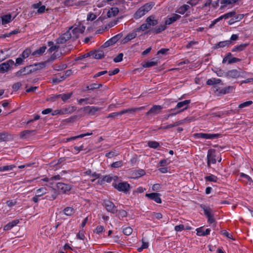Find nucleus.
<instances>
[{"mask_svg":"<svg viewBox=\"0 0 253 253\" xmlns=\"http://www.w3.org/2000/svg\"><path fill=\"white\" fill-rule=\"evenodd\" d=\"M85 29V27L80 24L76 27H72L70 30L72 35V39L75 40L78 39L80 34L83 33Z\"/></svg>","mask_w":253,"mask_h":253,"instance_id":"f257e3e1","label":"nucleus"},{"mask_svg":"<svg viewBox=\"0 0 253 253\" xmlns=\"http://www.w3.org/2000/svg\"><path fill=\"white\" fill-rule=\"evenodd\" d=\"M101 109V108L98 107L87 106L82 108L81 110H82L85 114L90 116H94L98 112L100 111Z\"/></svg>","mask_w":253,"mask_h":253,"instance_id":"f03ea898","label":"nucleus"},{"mask_svg":"<svg viewBox=\"0 0 253 253\" xmlns=\"http://www.w3.org/2000/svg\"><path fill=\"white\" fill-rule=\"evenodd\" d=\"M190 103V100H185L184 101L179 102L177 103L174 108L169 110V111L178 110L180 111L181 113L188 108Z\"/></svg>","mask_w":253,"mask_h":253,"instance_id":"7ed1b4c3","label":"nucleus"},{"mask_svg":"<svg viewBox=\"0 0 253 253\" xmlns=\"http://www.w3.org/2000/svg\"><path fill=\"white\" fill-rule=\"evenodd\" d=\"M113 186L115 188L117 189L119 191L123 192L126 194L130 190V186L126 182H122L118 184H114Z\"/></svg>","mask_w":253,"mask_h":253,"instance_id":"20e7f679","label":"nucleus"},{"mask_svg":"<svg viewBox=\"0 0 253 253\" xmlns=\"http://www.w3.org/2000/svg\"><path fill=\"white\" fill-rule=\"evenodd\" d=\"M32 66L28 65L21 69L15 73V76L17 77H21L34 72V69H32Z\"/></svg>","mask_w":253,"mask_h":253,"instance_id":"39448f33","label":"nucleus"},{"mask_svg":"<svg viewBox=\"0 0 253 253\" xmlns=\"http://www.w3.org/2000/svg\"><path fill=\"white\" fill-rule=\"evenodd\" d=\"M103 205L105 207V209L107 210V211L108 212L115 214L118 211L117 207L114 205V204L112 202L108 200H104Z\"/></svg>","mask_w":253,"mask_h":253,"instance_id":"423d86ee","label":"nucleus"},{"mask_svg":"<svg viewBox=\"0 0 253 253\" xmlns=\"http://www.w3.org/2000/svg\"><path fill=\"white\" fill-rule=\"evenodd\" d=\"M215 158V150L213 149H209L207 154V165L209 168L210 167L211 164H214L216 163Z\"/></svg>","mask_w":253,"mask_h":253,"instance_id":"0eeeda50","label":"nucleus"},{"mask_svg":"<svg viewBox=\"0 0 253 253\" xmlns=\"http://www.w3.org/2000/svg\"><path fill=\"white\" fill-rule=\"evenodd\" d=\"M195 135L198 138H202L206 139H213L218 138L220 134L199 133L195 134Z\"/></svg>","mask_w":253,"mask_h":253,"instance_id":"6e6552de","label":"nucleus"},{"mask_svg":"<svg viewBox=\"0 0 253 253\" xmlns=\"http://www.w3.org/2000/svg\"><path fill=\"white\" fill-rule=\"evenodd\" d=\"M14 64V61L9 59L6 62L1 63L0 64V72L1 73H4L7 72L11 65Z\"/></svg>","mask_w":253,"mask_h":253,"instance_id":"1a4fd4ad","label":"nucleus"},{"mask_svg":"<svg viewBox=\"0 0 253 253\" xmlns=\"http://www.w3.org/2000/svg\"><path fill=\"white\" fill-rule=\"evenodd\" d=\"M57 188L63 193H66L71 189V185L62 182H58L56 184Z\"/></svg>","mask_w":253,"mask_h":253,"instance_id":"9d476101","label":"nucleus"},{"mask_svg":"<svg viewBox=\"0 0 253 253\" xmlns=\"http://www.w3.org/2000/svg\"><path fill=\"white\" fill-rule=\"evenodd\" d=\"M163 109V107L161 105H154L151 109L146 113V116L156 115L160 113Z\"/></svg>","mask_w":253,"mask_h":253,"instance_id":"9b49d317","label":"nucleus"},{"mask_svg":"<svg viewBox=\"0 0 253 253\" xmlns=\"http://www.w3.org/2000/svg\"><path fill=\"white\" fill-rule=\"evenodd\" d=\"M160 194L158 193H152L146 194L145 196L151 200H154L157 203L160 204L162 203L161 199L160 197Z\"/></svg>","mask_w":253,"mask_h":253,"instance_id":"f8f14e48","label":"nucleus"},{"mask_svg":"<svg viewBox=\"0 0 253 253\" xmlns=\"http://www.w3.org/2000/svg\"><path fill=\"white\" fill-rule=\"evenodd\" d=\"M46 193V189L45 188L42 187L38 189L36 191V195L32 199L33 201L35 203L38 202L39 201V197L45 194Z\"/></svg>","mask_w":253,"mask_h":253,"instance_id":"ddd939ff","label":"nucleus"},{"mask_svg":"<svg viewBox=\"0 0 253 253\" xmlns=\"http://www.w3.org/2000/svg\"><path fill=\"white\" fill-rule=\"evenodd\" d=\"M166 25H161L158 26L156 27L155 28H153L150 30L147 31L145 34H148L150 32H152L155 34H158L161 32L164 31L166 29Z\"/></svg>","mask_w":253,"mask_h":253,"instance_id":"4468645a","label":"nucleus"},{"mask_svg":"<svg viewBox=\"0 0 253 253\" xmlns=\"http://www.w3.org/2000/svg\"><path fill=\"white\" fill-rule=\"evenodd\" d=\"M136 32H137L136 31V29H135L131 33L128 34L126 35V36L123 39L122 43H126L128 41L131 40L132 39H134L137 36Z\"/></svg>","mask_w":253,"mask_h":253,"instance_id":"2eb2a0df","label":"nucleus"},{"mask_svg":"<svg viewBox=\"0 0 253 253\" xmlns=\"http://www.w3.org/2000/svg\"><path fill=\"white\" fill-rule=\"evenodd\" d=\"M200 207L203 210L204 213L208 218L213 216L212 210L210 207H206L204 205H201Z\"/></svg>","mask_w":253,"mask_h":253,"instance_id":"dca6fc26","label":"nucleus"},{"mask_svg":"<svg viewBox=\"0 0 253 253\" xmlns=\"http://www.w3.org/2000/svg\"><path fill=\"white\" fill-rule=\"evenodd\" d=\"M231 43V41H222L216 43L214 45L213 49H217L219 48H223L225 46H228Z\"/></svg>","mask_w":253,"mask_h":253,"instance_id":"f3484780","label":"nucleus"},{"mask_svg":"<svg viewBox=\"0 0 253 253\" xmlns=\"http://www.w3.org/2000/svg\"><path fill=\"white\" fill-rule=\"evenodd\" d=\"M225 76L228 78H237L240 76V73L236 70H232L226 72Z\"/></svg>","mask_w":253,"mask_h":253,"instance_id":"a211bd4d","label":"nucleus"},{"mask_svg":"<svg viewBox=\"0 0 253 253\" xmlns=\"http://www.w3.org/2000/svg\"><path fill=\"white\" fill-rule=\"evenodd\" d=\"M93 58L96 59H101L104 56V52L101 49L95 50L91 52Z\"/></svg>","mask_w":253,"mask_h":253,"instance_id":"6ab92c4d","label":"nucleus"},{"mask_svg":"<svg viewBox=\"0 0 253 253\" xmlns=\"http://www.w3.org/2000/svg\"><path fill=\"white\" fill-rule=\"evenodd\" d=\"M180 17H181L180 15L177 14H174L173 16L168 18L165 21V25H170V24H172V23H173L174 22L176 21L177 20L180 19Z\"/></svg>","mask_w":253,"mask_h":253,"instance_id":"aec40b11","label":"nucleus"},{"mask_svg":"<svg viewBox=\"0 0 253 253\" xmlns=\"http://www.w3.org/2000/svg\"><path fill=\"white\" fill-rule=\"evenodd\" d=\"M58 194L59 193L55 189H52L51 194L46 195L45 198L47 200L52 201L56 198Z\"/></svg>","mask_w":253,"mask_h":253,"instance_id":"412c9836","label":"nucleus"},{"mask_svg":"<svg viewBox=\"0 0 253 253\" xmlns=\"http://www.w3.org/2000/svg\"><path fill=\"white\" fill-rule=\"evenodd\" d=\"M19 222V219L14 220L5 225L3 227V230L5 231L10 230L12 227L16 225Z\"/></svg>","mask_w":253,"mask_h":253,"instance_id":"4be33fe9","label":"nucleus"},{"mask_svg":"<svg viewBox=\"0 0 253 253\" xmlns=\"http://www.w3.org/2000/svg\"><path fill=\"white\" fill-rule=\"evenodd\" d=\"M144 108V107H140L139 108H128L126 109H124L121 112V114L122 115L123 114H126V113H134L135 112H136L137 110H140Z\"/></svg>","mask_w":253,"mask_h":253,"instance_id":"5701e85b","label":"nucleus"},{"mask_svg":"<svg viewBox=\"0 0 253 253\" xmlns=\"http://www.w3.org/2000/svg\"><path fill=\"white\" fill-rule=\"evenodd\" d=\"M119 10L118 7H112L110 10H109L107 13V15L108 17H111L112 16H115L119 13Z\"/></svg>","mask_w":253,"mask_h":253,"instance_id":"b1692460","label":"nucleus"},{"mask_svg":"<svg viewBox=\"0 0 253 253\" xmlns=\"http://www.w3.org/2000/svg\"><path fill=\"white\" fill-rule=\"evenodd\" d=\"M146 22H148L151 27L156 25L158 23V21L154 19V16L151 15L146 18Z\"/></svg>","mask_w":253,"mask_h":253,"instance_id":"393cba45","label":"nucleus"},{"mask_svg":"<svg viewBox=\"0 0 253 253\" xmlns=\"http://www.w3.org/2000/svg\"><path fill=\"white\" fill-rule=\"evenodd\" d=\"M190 8L189 5L187 4H184L180 7H178L176 10V12L180 14H184Z\"/></svg>","mask_w":253,"mask_h":253,"instance_id":"a878e982","label":"nucleus"},{"mask_svg":"<svg viewBox=\"0 0 253 253\" xmlns=\"http://www.w3.org/2000/svg\"><path fill=\"white\" fill-rule=\"evenodd\" d=\"M34 132H35V130H24L20 133V137L21 138H26Z\"/></svg>","mask_w":253,"mask_h":253,"instance_id":"bb28decb","label":"nucleus"},{"mask_svg":"<svg viewBox=\"0 0 253 253\" xmlns=\"http://www.w3.org/2000/svg\"><path fill=\"white\" fill-rule=\"evenodd\" d=\"M46 49V47L45 46H43L41 47L39 49L35 50L34 52H33L32 55L33 56H40L42 55L45 51Z\"/></svg>","mask_w":253,"mask_h":253,"instance_id":"cd10ccee","label":"nucleus"},{"mask_svg":"<svg viewBox=\"0 0 253 253\" xmlns=\"http://www.w3.org/2000/svg\"><path fill=\"white\" fill-rule=\"evenodd\" d=\"M146 13L141 7H140L134 14V18L135 19H138L144 15Z\"/></svg>","mask_w":253,"mask_h":253,"instance_id":"c85d7f7f","label":"nucleus"},{"mask_svg":"<svg viewBox=\"0 0 253 253\" xmlns=\"http://www.w3.org/2000/svg\"><path fill=\"white\" fill-rule=\"evenodd\" d=\"M92 134V132H90V133L87 132V133L82 134H80V135H77V136H73V137H71L68 138L66 139V140H67V141H72V140H73L77 139L78 138H83V137H84V136H86L91 135Z\"/></svg>","mask_w":253,"mask_h":253,"instance_id":"c756f323","label":"nucleus"},{"mask_svg":"<svg viewBox=\"0 0 253 253\" xmlns=\"http://www.w3.org/2000/svg\"><path fill=\"white\" fill-rule=\"evenodd\" d=\"M11 21V14H6L1 17V24L4 25L9 23Z\"/></svg>","mask_w":253,"mask_h":253,"instance_id":"7c9ffc66","label":"nucleus"},{"mask_svg":"<svg viewBox=\"0 0 253 253\" xmlns=\"http://www.w3.org/2000/svg\"><path fill=\"white\" fill-rule=\"evenodd\" d=\"M72 95V92L68 93H63L57 95L56 98H60L64 102H65L66 100L70 98Z\"/></svg>","mask_w":253,"mask_h":253,"instance_id":"2f4dec72","label":"nucleus"},{"mask_svg":"<svg viewBox=\"0 0 253 253\" xmlns=\"http://www.w3.org/2000/svg\"><path fill=\"white\" fill-rule=\"evenodd\" d=\"M32 66V69H34V72L38 70H40L41 69L45 67V62H41L39 63H36L34 64L30 65Z\"/></svg>","mask_w":253,"mask_h":253,"instance_id":"473e14b6","label":"nucleus"},{"mask_svg":"<svg viewBox=\"0 0 253 253\" xmlns=\"http://www.w3.org/2000/svg\"><path fill=\"white\" fill-rule=\"evenodd\" d=\"M154 5V2H150L145 4L143 6H141V7L143 9L145 12L147 13L152 8Z\"/></svg>","mask_w":253,"mask_h":253,"instance_id":"72a5a7b5","label":"nucleus"},{"mask_svg":"<svg viewBox=\"0 0 253 253\" xmlns=\"http://www.w3.org/2000/svg\"><path fill=\"white\" fill-rule=\"evenodd\" d=\"M248 44L247 43H242L239 45H237L232 49V52L242 51L248 46Z\"/></svg>","mask_w":253,"mask_h":253,"instance_id":"f704fd0d","label":"nucleus"},{"mask_svg":"<svg viewBox=\"0 0 253 253\" xmlns=\"http://www.w3.org/2000/svg\"><path fill=\"white\" fill-rule=\"evenodd\" d=\"M83 102H84L85 104H93L94 103V99H89L88 98H81L78 101V103L80 104H82Z\"/></svg>","mask_w":253,"mask_h":253,"instance_id":"c9c22d12","label":"nucleus"},{"mask_svg":"<svg viewBox=\"0 0 253 253\" xmlns=\"http://www.w3.org/2000/svg\"><path fill=\"white\" fill-rule=\"evenodd\" d=\"M76 108L74 106H69L62 109L63 114H71L76 110Z\"/></svg>","mask_w":253,"mask_h":253,"instance_id":"e433bc0d","label":"nucleus"},{"mask_svg":"<svg viewBox=\"0 0 253 253\" xmlns=\"http://www.w3.org/2000/svg\"><path fill=\"white\" fill-rule=\"evenodd\" d=\"M221 82L220 79H215V78H211L207 80L206 83L208 85H213L216 84H220Z\"/></svg>","mask_w":253,"mask_h":253,"instance_id":"4c0bfd02","label":"nucleus"},{"mask_svg":"<svg viewBox=\"0 0 253 253\" xmlns=\"http://www.w3.org/2000/svg\"><path fill=\"white\" fill-rule=\"evenodd\" d=\"M150 28V26L149 25L148 23L146 22V23L142 24L139 28H136V31L139 32L140 31H144L149 29Z\"/></svg>","mask_w":253,"mask_h":253,"instance_id":"58836bf2","label":"nucleus"},{"mask_svg":"<svg viewBox=\"0 0 253 253\" xmlns=\"http://www.w3.org/2000/svg\"><path fill=\"white\" fill-rule=\"evenodd\" d=\"M75 210L72 207H66L64 210V212L67 216H71L74 213Z\"/></svg>","mask_w":253,"mask_h":253,"instance_id":"ea45409f","label":"nucleus"},{"mask_svg":"<svg viewBox=\"0 0 253 253\" xmlns=\"http://www.w3.org/2000/svg\"><path fill=\"white\" fill-rule=\"evenodd\" d=\"M181 124H182V121H178V122H175V123H174L173 124L167 125L166 126H163L162 127V128L164 129H169V128H171V127H174V126H179V125H180Z\"/></svg>","mask_w":253,"mask_h":253,"instance_id":"a19ab883","label":"nucleus"},{"mask_svg":"<svg viewBox=\"0 0 253 253\" xmlns=\"http://www.w3.org/2000/svg\"><path fill=\"white\" fill-rule=\"evenodd\" d=\"M157 64H158V63L157 61H147V62H145L144 64H143V67L144 68H149L151 67L156 66L157 65Z\"/></svg>","mask_w":253,"mask_h":253,"instance_id":"79ce46f5","label":"nucleus"},{"mask_svg":"<svg viewBox=\"0 0 253 253\" xmlns=\"http://www.w3.org/2000/svg\"><path fill=\"white\" fill-rule=\"evenodd\" d=\"M235 13H236L234 11H231V12L226 13L220 16V18H221V20H222V19H226L229 17H233V16H234L235 15Z\"/></svg>","mask_w":253,"mask_h":253,"instance_id":"37998d69","label":"nucleus"},{"mask_svg":"<svg viewBox=\"0 0 253 253\" xmlns=\"http://www.w3.org/2000/svg\"><path fill=\"white\" fill-rule=\"evenodd\" d=\"M202 228H199L197 229V235L199 236H206L210 234L211 230L210 229H207L205 231L201 233Z\"/></svg>","mask_w":253,"mask_h":253,"instance_id":"c03bdc74","label":"nucleus"},{"mask_svg":"<svg viewBox=\"0 0 253 253\" xmlns=\"http://www.w3.org/2000/svg\"><path fill=\"white\" fill-rule=\"evenodd\" d=\"M31 50L30 49L27 48L23 51V52L20 55V56L22 57V58L24 60V59L27 58L29 56Z\"/></svg>","mask_w":253,"mask_h":253,"instance_id":"a18cd8bd","label":"nucleus"},{"mask_svg":"<svg viewBox=\"0 0 253 253\" xmlns=\"http://www.w3.org/2000/svg\"><path fill=\"white\" fill-rule=\"evenodd\" d=\"M159 143L155 141H150L148 142V146L152 148L156 149L159 146Z\"/></svg>","mask_w":253,"mask_h":253,"instance_id":"49530a36","label":"nucleus"},{"mask_svg":"<svg viewBox=\"0 0 253 253\" xmlns=\"http://www.w3.org/2000/svg\"><path fill=\"white\" fill-rule=\"evenodd\" d=\"M117 213V216L120 219L123 218V217H126L127 216L126 211L123 210L118 211Z\"/></svg>","mask_w":253,"mask_h":253,"instance_id":"de8ad7c7","label":"nucleus"},{"mask_svg":"<svg viewBox=\"0 0 253 253\" xmlns=\"http://www.w3.org/2000/svg\"><path fill=\"white\" fill-rule=\"evenodd\" d=\"M206 181L216 182L217 178L216 176L211 174L209 176H207L205 178Z\"/></svg>","mask_w":253,"mask_h":253,"instance_id":"09e8293b","label":"nucleus"},{"mask_svg":"<svg viewBox=\"0 0 253 253\" xmlns=\"http://www.w3.org/2000/svg\"><path fill=\"white\" fill-rule=\"evenodd\" d=\"M252 104H253L252 101H250V100L247 101L246 102H243V103L240 104L239 105L238 108H240V109H242V108L248 107V106H250L251 105H252Z\"/></svg>","mask_w":253,"mask_h":253,"instance_id":"8fccbe9b","label":"nucleus"},{"mask_svg":"<svg viewBox=\"0 0 253 253\" xmlns=\"http://www.w3.org/2000/svg\"><path fill=\"white\" fill-rule=\"evenodd\" d=\"M62 36L63 37V38L65 39V40L66 41L67 40H69L70 39L72 38V35L70 30H69L68 31L66 32L65 33H64Z\"/></svg>","mask_w":253,"mask_h":253,"instance_id":"3c124183","label":"nucleus"},{"mask_svg":"<svg viewBox=\"0 0 253 253\" xmlns=\"http://www.w3.org/2000/svg\"><path fill=\"white\" fill-rule=\"evenodd\" d=\"M66 67L67 65L66 64L55 65L53 66V69L56 71H61L66 69Z\"/></svg>","mask_w":253,"mask_h":253,"instance_id":"603ef678","label":"nucleus"},{"mask_svg":"<svg viewBox=\"0 0 253 253\" xmlns=\"http://www.w3.org/2000/svg\"><path fill=\"white\" fill-rule=\"evenodd\" d=\"M123 232L126 235H130L132 232V229L130 227H126L123 229Z\"/></svg>","mask_w":253,"mask_h":253,"instance_id":"864d4df0","label":"nucleus"},{"mask_svg":"<svg viewBox=\"0 0 253 253\" xmlns=\"http://www.w3.org/2000/svg\"><path fill=\"white\" fill-rule=\"evenodd\" d=\"M8 136L7 133H0V142L7 141L8 139Z\"/></svg>","mask_w":253,"mask_h":253,"instance_id":"5fc2aeb1","label":"nucleus"},{"mask_svg":"<svg viewBox=\"0 0 253 253\" xmlns=\"http://www.w3.org/2000/svg\"><path fill=\"white\" fill-rule=\"evenodd\" d=\"M123 53H120L116 57L114 58L113 61L115 63L120 62L123 60Z\"/></svg>","mask_w":253,"mask_h":253,"instance_id":"6e6d98bb","label":"nucleus"},{"mask_svg":"<svg viewBox=\"0 0 253 253\" xmlns=\"http://www.w3.org/2000/svg\"><path fill=\"white\" fill-rule=\"evenodd\" d=\"M123 165V162L122 161L114 162L111 164V167L115 168L121 167Z\"/></svg>","mask_w":253,"mask_h":253,"instance_id":"4d7b16f0","label":"nucleus"},{"mask_svg":"<svg viewBox=\"0 0 253 253\" xmlns=\"http://www.w3.org/2000/svg\"><path fill=\"white\" fill-rule=\"evenodd\" d=\"M121 112H114L109 114L106 118H115L118 116H121Z\"/></svg>","mask_w":253,"mask_h":253,"instance_id":"13d9d810","label":"nucleus"},{"mask_svg":"<svg viewBox=\"0 0 253 253\" xmlns=\"http://www.w3.org/2000/svg\"><path fill=\"white\" fill-rule=\"evenodd\" d=\"M16 204L17 201L15 200H8L6 202V205L9 208H12V207L15 206Z\"/></svg>","mask_w":253,"mask_h":253,"instance_id":"bf43d9fd","label":"nucleus"},{"mask_svg":"<svg viewBox=\"0 0 253 253\" xmlns=\"http://www.w3.org/2000/svg\"><path fill=\"white\" fill-rule=\"evenodd\" d=\"M170 163V160L169 159H163L160 161L159 164L161 167H165L167 166Z\"/></svg>","mask_w":253,"mask_h":253,"instance_id":"052dcab7","label":"nucleus"},{"mask_svg":"<svg viewBox=\"0 0 253 253\" xmlns=\"http://www.w3.org/2000/svg\"><path fill=\"white\" fill-rule=\"evenodd\" d=\"M3 167V171H9L12 170L14 168L16 167V166L14 165L4 166Z\"/></svg>","mask_w":253,"mask_h":253,"instance_id":"680f3d73","label":"nucleus"},{"mask_svg":"<svg viewBox=\"0 0 253 253\" xmlns=\"http://www.w3.org/2000/svg\"><path fill=\"white\" fill-rule=\"evenodd\" d=\"M238 0H223L221 1V4L227 5L235 3Z\"/></svg>","mask_w":253,"mask_h":253,"instance_id":"e2e57ef3","label":"nucleus"},{"mask_svg":"<svg viewBox=\"0 0 253 253\" xmlns=\"http://www.w3.org/2000/svg\"><path fill=\"white\" fill-rule=\"evenodd\" d=\"M64 79H65L64 77H63V76H60L59 78L56 77V78H53L52 80V82L54 84H58L60 82L64 80Z\"/></svg>","mask_w":253,"mask_h":253,"instance_id":"0e129e2a","label":"nucleus"},{"mask_svg":"<svg viewBox=\"0 0 253 253\" xmlns=\"http://www.w3.org/2000/svg\"><path fill=\"white\" fill-rule=\"evenodd\" d=\"M104 231V228L102 226H98L95 229V232L97 234H100Z\"/></svg>","mask_w":253,"mask_h":253,"instance_id":"69168bd1","label":"nucleus"},{"mask_svg":"<svg viewBox=\"0 0 253 253\" xmlns=\"http://www.w3.org/2000/svg\"><path fill=\"white\" fill-rule=\"evenodd\" d=\"M96 18V16L93 13H90L87 15V20L93 21Z\"/></svg>","mask_w":253,"mask_h":253,"instance_id":"338daca9","label":"nucleus"},{"mask_svg":"<svg viewBox=\"0 0 253 253\" xmlns=\"http://www.w3.org/2000/svg\"><path fill=\"white\" fill-rule=\"evenodd\" d=\"M233 17V18H234V20L236 22H237V21H239L241 20H242L244 16L243 14H238V15H235Z\"/></svg>","mask_w":253,"mask_h":253,"instance_id":"774afa93","label":"nucleus"}]
</instances>
